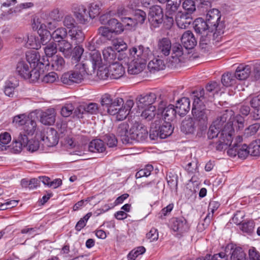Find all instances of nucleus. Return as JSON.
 I'll list each match as a JSON object with an SVG mask.
<instances>
[{
	"label": "nucleus",
	"instance_id": "nucleus-20",
	"mask_svg": "<svg viewBox=\"0 0 260 260\" xmlns=\"http://www.w3.org/2000/svg\"><path fill=\"white\" fill-rule=\"evenodd\" d=\"M171 48L172 44L169 38L164 37L158 41L157 52L161 57L169 55Z\"/></svg>",
	"mask_w": 260,
	"mask_h": 260
},
{
	"label": "nucleus",
	"instance_id": "nucleus-17",
	"mask_svg": "<svg viewBox=\"0 0 260 260\" xmlns=\"http://www.w3.org/2000/svg\"><path fill=\"white\" fill-rule=\"evenodd\" d=\"M191 14L179 11L175 15L177 26L182 29L187 28L192 22Z\"/></svg>",
	"mask_w": 260,
	"mask_h": 260
},
{
	"label": "nucleus",
	"instance_id": "nucleus-31",
	"mask_svg": "<svg viewBox=\"0 0 260 260\" xmlns=\"http://www.w3.org/2000/svg\"><path fill=\"white\" fill-rule=\"evenodd\" d=\"M132 60L127 63V72L131 75L138 74L142 72L145 67V64L131 58Z\"/></svg>",
	"mask_w": 260,
	"mask_h": 260
},
{
	"label": "nucleus",
	"instance_id": "nucleus-4",
	"mask_svg": "<svg viewBox=\"0 0 260 260\" xmlns=\"http://www.w3.org/2000/svg\"><path fill=\"white\" fill-rule=\"evenodd\" d=\"M173 132L170 122L164 121L160 124L159 121H155L151 124L149 138L152 140H156L158 138L163 139L170 136Z\"/></svg>",
	"mask_w": 260,
	"mask_h": 260
},
{
	"label": "nucleus",
	"instance_id": "nucleus-43",
	"mask_svg": "<svg viewBox=\"0 0 260 260\" xmlns=\"http://www.w3.org/2000/svg\"><path fill=\"white\" fill-rule=\"evenodd\" d=\"M165 67L164 62L160 59L154 58L151 60L148 64V68L151 71L164 70Z\"/></svg>",
	"mask_w": 260,
	"mask_h": 260
},
{
	"label": "nucleus",
	"instance_id": "nucleus-42",
	"mask_svg": "<svg viewBox=\"0 0 260 260\" xmlns=\"http://www.w3.org/2000/svg\"><path fill=\"white\" fill-rule=\"evenodd\" d=\"M237 78L233 73H227L222 75L221 82L226 87L231 86L236 83Z\"/></svg>",
	"mask_w": 260,
	"mask_h": 260
},
{
	"label": "nucleus",
	"instance_id": "nucleus-57",
	"mask_svg": "<svg viewBox=\"0 0 260 260\" xmlns=\"http://www.w3.org/2000/svg\"><path fill=\"white\" fill-rule=\"evenodd\" d=\"M231 260H248L246 254L241 247L236 248L234 251Z\"/></svg>",
	"mask_w": 260,
	"mask_h": 260
},
{
	"label": "nucleus",
	"instance_id": "nucleus-27",
	"mask_svg": "<svg viewBox=\"0 0 260 260\" xmlns=\"http://www.w3.org/2000/svg\"><path fill=\"white\" fill-rule=\"evenodd\" d=\"M251 72V66L241 64L237 67L234 74L237 79L244 80L249 76Z\"/></svg>",
	"mask_w": 260,
	"mask_h": 260
},
{
	"label": "nucleus",
	"instance_id": "nucleus-15",
	"mask_svg": "<svg viewBox=\"0 0 260 260\" xmlns=\"http://www.w3.org/2000/svg\"><path fill=\"white\" fill-rule=\"evenodd\" d=\"M42 140L47 147H53L58 144V137L57 131L53 128H47L42 136Z\"/></svg>",
	"mask_w": 260,
	"mask_h": 260
},
{
	"label": "nucleus",
	"instance_id": "nucleus-33",
	"mask_svg": "<svg viewBox=\"0 0 260 260\" xmlns=\"http://www.w3.org/2000/svg\"><path fill=\"white\" fill-rule=\"evenodd\" d=\"M88 149L91 152L102 153L106 150V147L103 141L97 139L92 140L89 143Z\"/></svg>",
	"mask_w": 260,
	"mask_h": 260
},
{
	"label": "nucleus",
	"instance_id": "nucleus-2",
	"mask_svg": "<svg viewBox=\"0 0 260 260\" xmlns=\"http://www.w3.org/2000/svg\"><path fill=\"white\" fill-rule=\"evenodd\" d=\"M201 94L200 93L199 95L202 96ZM192 99L193 101L191 113L193 119L197 122L199 129L201 132H203L207 128L208 116L210 111L205 107V105L207 103L202 101L204 100L203 98L201 97V99L198 98Z\"/></svg>",
	"mask_w": 260,
	"mask_h": 260
},
{
	"label": "nucleus",
	"instance_id": "nucleus-16",
	"mask_svg": "<svg viewBox=\"0 0 260 260\" xmlns=\"http://www.w3.org/2000/svg\"><path fill=\"white\" fill-rule=\"evenodd\" d=\"M70 71L74 83H81L87 75L84 63H79L76 64L75 69Z\"/></svg>",
	"mask_w": 260,
	"mask_h": 260
},
{
	"label": "nucleus",
	"instance_id": "nucleus-45",
	"mask_svg": "<svg viewBox=\"0 0 260 260\" xmlns=\"http://www.w3.org/2000/svg\"><path fill=\"white\" fill-rule=\"evenodd\" d=\"M83 48L80 46H76L74 49H72L71 62L73 64L78 62L81 59V57L83 53Z\"/></svg>",
	"mask_w": 260,
	"mask_h": 260
},
{
	"label": "nucleus",
	"instance_id": "nucleus-30",
	"mask_svg": "<svg viewBox=\"0 0 260 260\" xmlns=\"http://www.w3.org/2000/svg\"><path fill=\"white\" fill-rule=\"evenodd\" d=\"M74 14L79 22L82 24H85L88 21L89 18L88 12L86 8L83 5L77 6L74 8Z\"/></svg>",
	"mask_w": 260,
	"mask_h": 260
},
{
	"label": "nucleus",
	"instance_id": "nucleus-38",
	"mask_svg": "<svg viewBox=\"0 0 260 260\" xmlns=\"http://www.w3.org/2000/svg\"><path fill=\"white\" fill-rule=\"evenodd\" d=\"M68 32L66 28L61 27L57 28L52 34V38L58 43L65 40L64 39L67 37Z\"/></svg>",
	"mask_w": 260,
	"mask_h": 260
},
{
	"label": "nucleus",
	"instance_id": "nucleus-14",
	"mask_svg": "<svg viewBox=\"0 0 260 260\" xmlns=\"http://www.w3.org/2000/svg\"><path fill=\"white\" fill-rule=\"evenodd\" d=\"M239 111L240 114L235 118V124H237L239 130L242 129L244 126L245 119L244 117L250 115L251 117V109L249 105L243 104L239 106Z\"/></svg>",
	"mask_w": 260,
	"mask_h": 260
},
{
	"label": "nucleus",
	"instance_id": "nucleus-5",
	"mask_svg": "<svg viewBox=\"0 0 260 260\" xmlns=\"http://www.w3.org/2000/svg\"><path fill=\"white\" fill-rule=\"evenodd\" d=\"M16 73L22 78L29 80L30 82L35 83L40 76V71L37 69H33L25 60L18 61L16 65Z\"/></svg>",
	"mask_w": 260,
	"mask_h": 260
},
{
	"label": "nucleus",
	"instance_id": "nucleus-64",
	"mask_svg": "<svg viewBox=\"0 0 260 260\" xmlns=\"http://www.w3.org/2000/svg\"><path fill=\"white\" fill-rule=\"evenodd\" d=\"M183 9L186 11V13L192 14L196 10V5L192 0H185L183 4Z\"/></svg>",
	"mask_w": 260,
	"mask_h": 260
},
{
	"label": "nucleus",
	"instance_id": "nucleus-29",
	"mask_svg": "<svg viewBox=\"0 0 260 260\" xmlns=\"http://www.w3.org/2000/svg\"><path fill=\"white\" fill-rule=\"evenodd\" d=\"M68 34L71 38L72 43L75 44H80L84 40V35L83 31L77 26L70 29Z\"/></svg>",
	"mask_w": 260,
	"mask_h": 260
},
{
	"label": "nucleus",
	"instance_id": "nucleus-32",
	"mask_svg": "<svg viewBox=\"0 0 260 260\" xmlns=\"http://www.w3.org/2000/svg\"><path fill=\"white\" fill-rule=\"evenodd\" d=\"M40 121L44 125H50L55 121V113L53 108L48 109L44 112L41 117Z\"/></svg>",
	"mask_w": 260,
	"mask_h": 260
},
{
	"label": "nucleus",
	"instance_id": "nucleus-28",
	"mask_svg": "<svg viewBox=\"0 0 260 260\" xmlns=\"http://www.w3.org/2000/svg\"><path fill=\"white\" fill-rule=\"evenodd\" d=\"M223 34V31H221L220 29H218V31L207 32L202 35L199 43H207V44L210 45L211 40L215 42H219Z\"/></svg>",
	"mask_w": 260,
	"mask_h": 260
},
{
	"label": "nucleus",
	"instance_id": "nucleus-46",
	"mask_svg": "<svg viewBox=\"0 0 260 260\" xmlns=\"http://www.w3.org/2000/svg\"><path fill=\"white\" fill-rule=\"evenodd\" d=\"M197 6L198 10L202 13L208 11L211 7V3L206 0H192Z\"/></svg>",
	"mask_w": 260,
	"mask_h": 260
},
{
	"label": "nucleus",
	"instance_id": "nucleus-58",
	"mask_svg": "<svg viewBox=\"0 0 260 260\" xmlns=\"http://www.w3.org/2000/svg\"><path fill=\"white\" fill-rule=\"evenodd\" d=\"M15 87L16 85L14 83L11 81H7L4 89L5 94L9 97H13L14 95Z\"/></svg>",
	"mask_w": 260,
	"mask_h": 260
},
{
	"label": "nucleus",
	"instance_id": "nucleus-54",
	"mask_svg": "<svg viewBox=\"0 0 260 260\" xmlns=\"http://www.w3.org/2000/svg\"><path fill=\"white\" fill-rule=\"evenodd\" d=\"M134 18L136 20V24H143L146 19V13L140 9H136L134 12Z\"/></svg>",
	"mask_w": 260,
	"mask_h": 260
},
{
	"label": "nucleus",
	"instance_id": "nucleus-60",
	"mask_svg": "<svg viewBox=\"0 0 260 260\" xmlns=\"http://www.w3.org/2000/svg\"><path fill=\"white\" fill-rule=\"evenodd\" d=\"M101 12V7L99 4L96 3H92L89 6L88 15L90 18H94L98 16Z\"/></svg>",
	"mask_w": 260,
	"mask_h": 260
},
{
	"label": "nucleus",
	"instance_id": "nucleus-23",
	"mask_svg": "<svg viewBox=\"0 0 260 260\" xmlns=\"http://www.w3.org/2000/svg\"><path fill=\"white\" fill-rule=\"evenodd\" d=\"M177 114L180 116H184L190 110L189 99L183 97L177 101L175 107Z\"/></svg>",
	"mask_w": 260,
	"mask_h": 260
},
{
	"label": "nucleus",
	"instance_id": "nucleus-10",
	"mask_svg": "<svg viewBox=\"0 0 260 260\" xmlns=\"http://www.w3.org/2000/svg\"><path fill=\"white\" fill-rule=\"evenodd\" d=\"M26 59L25 61L28 62L30 67L37 69L38 70H43L44 66H48L50 64L49 61L48 59L45 60L44 57L40 58V55L37 50L27 51L26 53Z\"/></svg>",
	"mask_w": 260,
	"mask_h": 260
},
{
	"label": "nucleus",
	"instance_id": "nucleus-34",
	"mask_svg": "<svg viewBox=\"0 0 260 260\" xmlns=\"http://www.w3.org/2000/svg\"><path fill=\"white\" fill-rule=\"evenodd\" d=\"M181 0H169L166 4V12L169 15H176L179 11Z\"/></svg>",
	"mask_w": 260,
	"mask_h": 260
},
{
	"label": "nucleus",
	"instance_id": "nucleus-40",
	"mask_svg": "<svg viewBox=\"0 0 260 260\" xmlns=\"http://www.w3.org/2000/svg\"><path fill=\"white\" fill-rule=\"evenodd\" d=\"M37 127V124L34 120L30 118L23 127V131L20 133H23L28 136H31L35 133Z\"/></svg>",
	"mask_w": 260,
	"mask_h": 260
},
{
	"label": "nucleus",
	"instance_id": "nucleus-8",
	"mask_svg": "<svg viewBox=\"0 0 260 260\" xmlns=\"http://www.w3.org/2000/svg\"><path fill=\"white\" fill-rule=\"evenodd\" d=\"M148 134V131L145 126L138 122H135L129 130L131 143H133V140L139 142L145 141Z\"/></svg>",
	"mask_w": 260,
	"mask_h": 260
},
{
	"label": "nucleus",
	"instance_id": "nucleus-44",
	"mask_svg": "<svg viewBox=\"0 0 260 260\" xmlns=\"http://www.w3.org/2000/svg\"><path fill=\"white\" fill-rule=\"evenodd\" d=\"M254 99L252 98L250 101V104L252 109L251 112V117L252 119L257 120L260 119V102L257 104L254 103Z\"/></svg>",
	"mask_w": 260,
	"mask_h": 260
},
{
	"label": "nucleus",
	"instance_id": "nucleus-37",
	"mask_svg": "<svg viewBox=\"0 0 260 260\" xmlns=\"http://www.w3.org/2000/svg\"><path fill=\"white\" fill-rule=\"evenodd\" d=\"M123 105H124V101L122 98H116L114 99L113 102L108 108L105 113L107 112L111 115H115L117 113V110Z\"/></svg>",
	"mask_w": 260,
	"mask_h": 260
},
{
	"label": "nucleus",
	"instance_id": "nucleus-39",
	"mask_svg": "<svg viewBox=\"0 0 260 260\" xmlns=\"http://www.w3.org/2000/svg\"><path fill=\"white\" fill-rule=\"evenodd\" d=\"M50 62L52 69L56 71H60L64 67V60L63 58L60 55H56L53 56Z\"/></svg>",
	"mask_w": 260,
	"mask_h": 260
},
{
	"label": "nucleus",
	"instance_id": "nucleus-59",
	"mask_svg": "<svg viewBox=\"0 0 260 260\" xmlns=\"http://www.w3.org/2000/svg\"><path fill=\"white\" fill-rule=\"evenodd\" d=\"M146 249L143 246H139L132 250L127 255L128 260H135L139 255L143 254Z\"/></svg>",
	"mask_w": 260,
	"mask_h": 260
},
{
	"label": "nucleus",
	"instance_id": "nucleus-35",
	"mask_svg": "<svg viewBox=\"0 0 260 260\" xmlns=\"http://www.w3.org/2000/svg\"><path fill=\"white\" fill-rule=\"evenodd\" d=\"M58 50L62 52L66 58L71 57L72 55V45L69 42L64 40L58 43Z\"/></svg>",
	"mask_w": 260,
	"mask_h": 260
},
{
	"label": "nucleus",
	"instance_id": "nucleus-53",
	"mask_svg": "<svg viewBox=\"0 0 260 260\" xmlns=\"http://www.w3.org/2000/svg\"><path fill=\"white\" fill-rule=\"evenodd\" d=\"M86 110V113H89L91 114H96L98 112L103 114V112L98 104L95 103H90L89 104L85 106Z\"/></svg>",
	"mask_w": 260,
	"mask_h": 260
},
{
	"label": "nucleus",
	"instance_id": "nucleus-12",
	"mask_svg": "<svg viewBox=\"0 0 260 260\" xmlns=\"http://www.w3.org/2000/svg\"><path fill=\"white\" fill-rule=\"evenodd\" d=\"M148 20L153 27L154 28L159 27L164 21L162 9L157 5L150 8L148 14Z\"/></svg>",
	"mask_w": 260,
	"mask_h": 260
},
{
	"label": "nucleus",
	"instance_id": "nucleus-6",
	"mask_svg": "<svg viewBox=\"0 0 260 260\" xmlns=\"http://www.w3.org/2000/svg\"><path fill=\"white\" fill-rule=\"evenodd\" d=\"M158 101L157 114H161L165 121L170 122L175 119L177 114L176 109L172 104L167 106V100L165 95H160Z\"/></svg>",
	"mask_w": 260,
	"mask_h": 260
},
{
	"label": "nucleus",
	"instance_id": "nucleus-48",
	"mask_svg": "<svg viewBox=\"0 0 260 260\" xmlns=\"http://www.w3.org/2000/svg\"><path fill=\"white\" fill-rule=\"evenodd\" d=\"M113 101L114 99H113L111 95L109 94L106 93L102 95L101 99V106L100 107L103 112V114H105L106 111Z\"/></svg>",
	"mask_w": 260,
	"mask_h": 260
},
{
	"label": "nucleus",
	"instance_id": "nucleus-1",
	"mask_svg": "<svg viewBox=\"0 0 260 260\" xmlns=\"http://www.w3.org/2000/svg\"><path fill=\"white\" fill-rule=\"evenodd\" d=\"M234 112L226 110L210 125L208 132V138L213 140L209 145L217 151H222L232 142L235 130L233 127Z\"/></svg>",
	"mask_w": 260,
	"mask_h": 260
},
{
	"label": "nucleus",
	"instance_id": "nucleus-36",
	"mask_svg": "<svg viewBox=\"0 0 260 260\" xmlns=\"http://www.w3.org/2000/svg\"><path fill=\"white\" fill-rule=\"evenodd\" d=\"M107 26L116 35L120 34L124 30L123 25L115 18H112L110 20Z\"/></svg>",
	"mask_w": 260,
	"mask_h": 260
},
{
	"label": "nucleus",
	"instance_id": "nucleus-3",
	"mask_svg": "<svg viewBox=\"0 0 260 260\" xmlns=\"http://www.w3.org/2000/svg\"><path fill=\"white\" fill-rule=\"evenodd\" d=\"M31 152L37 151L39 148V142L38 140L30 139L26 135L19 133L14 138L12 143V149L15 153L21 151L23 148Z\"/></svg>",
	"mask_w": 260,
	"mask_h": 260
},
{
	"label": "nucleus",
	"instance_id": "nucleus-62",
	"mask_svg": "<svg viewBox=\"0 0 260 260\" xmlns=\"http://www.w3.org/2000/svg\"><path fill=\"white\" fill-rule=\"evenodd\" d=\"M99 35L107 40H110L112 38L114 34L108 26H101L98 29Z\"/></svg>",
	"mask_w": 260,
	"mask_h": 260
},
{
	"label": "nucleus",
	"instance_id": "nucleus-24",
	"mask_svg": "<svg viewBox=\"0 0 260 260\" xmlns=\"http://www.w3.org/2000/svg\"><path fill=\"white\" fill-rule=\"evenodd\" d=\"M193 28L196 33L199 34H205L207 32H213L212 28L208 23L202 18L196 19L193 22Z\"/></svg>",
	"mask_w": 260,
	"mask_h": 260
},
{
	"label": "nucleus",
	"instance_id": "nucleus-11",
	"mask_svg": "<svg viewBox=\"0 0 260 260\" xmlns=\"http://www.w3.org/2000/svg\"><path fill=\"white\" fill-rule=\"evenodd\" d=\"M205 12H207L206 21L212 28V31H218V29H220L223 31V25L220 22L221 15L219 11L217 9L209 8Z\"/></svg>",
	"mask_w": 260,
	"mask_h": 260
},
{
	"label": "nucleus",
	"instance_id": "nucleus-18",
	"mask_svg": "<svg viewBox=\"0 0 260 260\" xmlns=\"http://www.w3.org/2000/svg\"><path fill=\"white\" fill-rule=\"evenodd\" d=\"M170 224L172 229L179 234L186 232L188 229L186 220L182 217L173 218Z\"/></svg>",
	"mask_w": 260,
	"mask_h": 260
},
{
	"label": "nucleus",
	"instance_id": "nucleus-26",
	"mask_svg": "<svg viewBox=\"0 0 260 260\" xmlns=\"http://www.w3.org/2000/svg\"><path fill=\"white\" fill-rule=\"evenodd\" d=\"M110 78L117 79L123 76L125 70L122 65L118 61L109 65Z\"/></svg>",
	"mask_w": 260,
	"mask_h": 260
},
{
	"label": "nucleus",
	"instance_id": "nucleus-41",
	"mask_svg": "<svg viewBox=\"0 0 260 260\" xmlns=\"http://www.w3.org/2000/svg\"><path fill=\"white\" fill-rule=\"evenodd\" d=\"M44 27H46L44 24L40 25L39 30H38V34L40 37V42L43 45H45L52 38L51 34L49 31L44 28Z\"/></svg>",
	"mask_w": 260,
	"mask_h": 260
},
{
	"label": "nucleus",
	"instance_id": "nucleus-51",
	"mask_svg": "<svg viewBox=\"0 0 260 260\" xmlns=\"http://www.w3.org/2000/svg\"><path fill=\"white\" fill-rule=\"evenodd\" d=\"M153 170V167L151 165H147L145 167L138 171L135 175L137 179L143 177H148L151 174V172Z\"/></svg>",
	"mask_w": 260,
	"mask_h": 260
},
{
	"label": "nucleus",
	"instance_id": "nucleus-13",
	"mask_svg": "<svg viewBox=\"0 0 260 260\" xmlns=\"http://www.w3.org/2000/svg\"><path fill=\"white\" fill-rule=\"evenodd\" d=\"M160 95H165L164 93L157 92L156 93L150 92L146 95H141L137 99L138 107L139 108H145L146 107L152 106V105L156 102L159 103L158 99Z\"/></svg>",
	"mask_w": 260,
	"mask_h": 260
},
{
	"label": "nucleus",
	"instance_id": "nucleus-55",
	"mask_svg": "<svg viewBox=\"0 0 260 260\" xmlns=\"http://www.w3.org/2000/svg\"><path fill=\"white\" fill-rule=\"evenodd\" d=\"M27 40L26 42L25 45L26 47L35 49L36 50L38 49L39 47H40V44L39 43V39L34 35H30L27 36Z\"/></svg>",
	"mask_w": 260,
	"mask_h": 260
},
{
	"label": "nucleus",
	"instance_id": "nucleus-50",
	"mask_svg": "<svg viewBox=\"0 0 260 260\" xmlns=\"http://www.w3.org/2000/svg\"><path fill=\"white\" fill-rule=\"evenodd\" d=\"M90 61H91L92 67L94 70L96 68L101 66L102 59L101 54L98 51H95L91 54Z\"/></svg>",
	"mask_w": 260,
	"mask_h": 260
},
{
	"label": "nucleus",
	"instance_id": "nucleus-7",
	"mask_svg": "<svg viewBox=\"0 0 260 260\" xmlns=\"http://www.w3.org/2000/svg\"><path fill=\"white\" fill-rule=\"evenodd\" d=\"M218 84L215 81H213L209 83L206 86V92L204 89H200L199 90L193 91L192 93L191 98H200L199 94H202V98H204L203 101L204 102L208 103V102H212L214 99V94L217 92L218 89Z\"/></svg>",
	"mask_w": 260,
	"mask_h": 260
},
{
	"label": "nucleus",
	"instance_id": "nucleus-49",
	"mask_svg": "<svg viewBox=\"0 0 260 260\" xmlns=\"http://www.w3.org/2000/svg\"><path fill=\"white\" fill-rule=\"evenodd\" d=\"M30 118L25 114H20L14 117L13 123L16 126H24Z\"/></svg>",
	"mask_w": 260,
	"mask_h": 260
},
{
	"label": "nucleus",
	"instance_id": "nucleus-63",
	"mask_svg": "<svg viewBox=\"0 0 260 260\" xmlns=\"http://www.w3.org/2000/svg\"><path fill=\"white\" fill-rule=\"evenodd\" d=\"M171 50L172 51V57L173 58H179L183 54L182 47L179 44L174 45Z\"/></svg>",
	"mask_w": 260,
	"mask_h": 260
},
{
	"label": "nucleus",
	"instance_id": "nucleus-9",
	"mask_svg": "<svg viewBox=\"0 0 260 260\" xmlns=\"http://www.w3.org/2000/svg\"><path fill=\"white\" fill-rule=\"evenodd\" d=\"M129 53L131 58H133L145 65L152 54L149 47L143 45L132 48L129 50Z\"/></svg>",
	"mask_w": 260,
	"mask_h": 260
},
{
	"label": "nucleus",
	"instance_id": "nucleus-52",
	"mask_svg": "<svg viewBox=\"0 0 260 260\" xmlns=\"http://www.w3.org/2000/svg\"><path fill=\"white\" fill-rule=\"evenodd\" d=\"M43 49L47 57H52L57 52V46L55 43L52 42L46 44Z\"/></svg>",
	"mask_w": 260,
	"mask_h": 260
},
{
	"label": "nucleus",
	"instance_id": "nucleus-21",
	"mask_svg": "<svg viewBox=\"0 0 260 260\" xmlns=\"http://www.w3.org/2000/svg\"><path fill=\"white\" fill-rule=\"evenodd\" d=\"M190 117H186L182 121L181 131L185 134H193L196 131L197 123Z\"/></svg>",
	"mask_w": 260,
	"mask_h": 260
},
{
	"label": "nucleus",
	"instance_id": "nucleus-56",
	"mask_svg": "<svg viewBox=\"0 0 260 260\" xmlns=\"http://www.w3.org/2000/svg\"><path fill=\"white\" fill-rule=\"evenodd\" d=\"M238 247L234 244L230 243L225 246L223 252H220L219 253L222 254V258L228 260L229 256H232L234 251Z\"/></svg>",
	"mask_w": 260,
	"mask_h": 260
},
{
	"label": "nucleus",
	"instance_id": "nucleus-61",
	"mask_svg": "<svg viewBox=\"0 0 260 260\" xmlns=\"http://www.w3.org/2000/svg\"><path fill=\"white\" fill-rule=\"evenodd\" d=\"M98 68L97 76L101 80H106L109 77L110 78V73L109 67L108 68H103L102 66Z\"/></svg>",
	"mask_w": 260,
	"mask_h": 260
},
{
	"label": "nucleus",
	"instance_id": "nucleus-47",
	"mask_svg": "<svg viewBox=\"0 0 260 260\" xmlns=\"http://www.w3.org/2000/svg\"><path fill=\"white\" fill-rule=\"evenodd\" d=\"M156 114V106H150L143 111L141 116L147 121H150L154 117Z\"/></svg>",
	"mask_w": 260,
	"mask_h": 260
},
{
	"label": "nucleus",
	"instance_id": "nucleus-25",
	"mask_svg": "<svg viewBox=\"0 0 260 260\" xmlns=\"http://www.w3.org/2000/svg\"><path fill=\"white\" fill-rule=\"evenodd\" d=\"M181 41L186 49H193L197 44V40L191 31L184 32L181 37Z\"/></svg>",
	"mask_w": 260,
	"mask_h": 260
},
{
	"label": "nucleus",
	"instance_id": "nucleus-19",
	"mask_svg": "<svg viewBox=\"0 0 260 260\" xmlns=\"http://www.w3.org/2000/svg\"><path fill=\"white\" fill-rule=\"evenodd\" d=\"M129 128L128 123L125 121L119 124L116 128V135L121 139L123 144L131 143Z\"/></svg>",
	"mask_w": 260,
	"mask_h": 260
},
{
	"label": "nucleus",
	"instance_id": "nucleus-22",
	"mask_svg": "<svg viewBox=\"0 0 260 260\" xmlns=\"http://www.w3.org/2000/svg\"><path fill=\"white\" fill-rule=\"evenodd\" d=\"M103 55L104 60L109 65L122 59L116 51L111 47L104 49L103 51Z\"/></svg>",
	"mask_w": 260,
	"mask_h": 260
}]
</instances>
